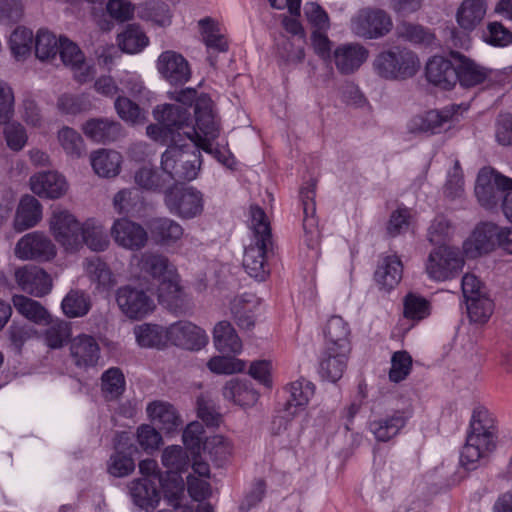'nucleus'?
Masks as SVG:
<instances>
[{
	"instance_id": "37",
	"label": "nucleus",
	"mask_w": 512,
	"mask_h": 512,
	"mask_svg": "<svg viewBox=\"0 0 512 512\" xmlns=\"http://www.w3.org/2000/svg\"><path fill=\"white\" fill-rule=\"evenodd\" d=\"M374 277L382 289H393L402 278L401 260L394 255L381 258Z\"/></svg>"
},
{
	"instance_id": "33",
	"label": "nucleus",
	"mask_w": 512,
	"mask_h": 512,
	"mask_svg": "<svg viewBox=\"0 0 512 512\" xmlns=\"http://www.w3.org/2000/svg\"><path fill=\"white\" fill-rule=\"evenodd\" d=\"M42 218V206L40 202L31 195L21 198L14 218V228L22 232L36 226Z\"/></svg>"
},
{
	"instance_id": "14",
	"label": "nucleus",
	"mask_w": 512,
	"mask_h": 512,
	"mask_svg": "<svg viewBox=\"0 0 512 512\" xmlns=\"http://www.w3.org/2000/svg\"><path fill=\"white\" fill-rule=\"evenodd\" d=\"M18 287L25 293L34 297L48 295L53 287L51 276L41 267L24 265L14 272Z\"/></svg>"
},
{
	"instance_id": "18",
	"label": "nucleus",
	"mask_w": 512,
	"mask_h": 512,
	"mask_svg": "<svg viewBox=\"0 0 512 512\" xmlns=\"http://www.w3.org/2000/svg\"><path fill=\"white\" fill-rule=\"evenodd\" d=\"M167 339L189 350H200L208 342L205 331L188 321L171 324L167 328Z\"/></svg>"
},
{
	"instance_id": "39",
	"label": "nucleus",
	"mask_w": 512,
	"mask_h": 512,
	"mask_svg": "<svg viewBox=\"0 0 512 512\" xmlns=\"http://www.w3.org/2000/svg\"><path fill=\"white\" fill-rule=\"evenodd\" d=\"M202 40L208 51L207 60L211 66L217 63V56L224 50L223 36L214 21L207 17L199 21Z\"/></svg>"
},
{
	"instance_id": "59",
	"label": "nucleus",
	"mask_w": 512,
	"mask_h": 512,
	"mask_svg": "<svg viewBox=\"0 0 512 512\" xmlns=\"http://www.w3.org/2000/svg\"><path fill=\"white\" fill-rule=\"evenodd\" d=\"M58 140L67 155L80 158L85 153V144L81 135L70 127H63L58 132Z\"/></svg>"
},
{
	"instance_id": "55",
	"label": "nucleus",
	"mask_w": 512,
	"mask_h": 512,
	"mask_svg": "<svg viewBox=\"0 0 512 512\" xmlns=\"http://www.w3.org/2000/svg\"><path fill=\"white\" fill-rule=\"evenodd\" d=\"M161 461L169 470V474H179L185 471L189 465V457L186 451L178 445L166 447L162 453Z\"/></svg>"
},
{
	"instance_id": "26",
	"label": "nucleus",
	"mask_w": 512,
	"mask_h": 512,
	"mask_svg": "<svg viewBox=\"0 0 512 512\" xmlns=\"http://www.w3.org/2000/svg\"><path fill=\"white\" fill-rule=\"evenodd\" d=\"M368 50L359 43L338 46L333 53L336 68L341 74L348 75L358 70L367 60Z\"/></svg>"
},
{
	"instance_id": "10",
	"label": "nucleus",
	"mask_w": 512,
	"mask_h": 512,
	"mask_svg": "<svg viewBox=\"0 0 512 512\" xmlns=\"http://www.w3.org/2000/svg\"><path fill=\"white\" fill-rule=\"evenodd\" d=\"M82 223L66 209L55 208L49 218V230L56 242L67 252L79 250Z\"/></svg>"
},
{
	"instance_id": "42",
	"label": "nucleus",
	"mask_w": 512,
	"mask_h": 512,
	"mask_svg": "<svg viewBox=\"0 0 512 512\" xmlns=\"http://www.w3.org/2000/svg\"><path fill=\"white\" fill-rule=\"evenodd\" d=\"M135 184L149 192L160 193L167 187L168 180L166 175L160 173L156 167L152 165H142L134 172Z\"/></svg>"
},
{
	"instance_id": "22",
	"label": "nucleus",
	"mask_w": 512,
	"mask_h": 512,
	"mask_svg": "<svg viewBox=\"0 0 512 512\" xmlns=\"http://www.w3.org/2000/svg\"><path fill=\"white\" fill-rule=\"evenodd\" d=\"M70 356L80 369L95 367L100 358V347L93 336L81 334L70 342Z\"/></svg>"
},
{
	"instance_id": "49",
	"label": "nucleus",
	"mask_w": 512,
	"mask_h": 512,
	"mask_svg": "<svg viewBox=\"0 0 512 512\" xmlns=\"http://www.w3.org/2000/svg\"><path fill=\"white\" fill-rule=\"evenodd\" d=\"M61 309L68 318L83 317L91 309L90 297L82 291L70 290L61 302Z\"/></svg>"
},
{
	"instance_id": "8",
	"label": "nucleus",
	"mask_w": 512,
	"mask_h": 512,
	"mask_svg": "<svg viewBox=\"0 0 512 512\" xmlns=\"http://www.w3.org/2000/svg\"><path fill=\"white\" fill-rule=\"evenodd\" d=\"M392 27L391 16L379 8H362L350 19L352 33L364 39L381 38L388 34Z\"/></svg>"
},
{
	"instance_id": "20",
	"label": "nucleus",
	"mask_w": 512,
	"mask_h": 512,
	"mask_svg": "<svg viewBox=\"0 0 512 512\" xmlns=\"http://www.w3.org/2000/svg\"><path fill=\"white\" fill-rule=\"evenodd\" d=\"M111 234L119 246L132 251L142 249L148 241L147 231L140 224L125 218L114 222Z\"/></svg>"
},
{
	"instance_id": "7",
	"label": "nucleus",
	"mask_w": 512,
	"mask_h": 512,
	"mask_svg": "<svg viewBox=\"0 0 512 512\" xmlns=\"http://www.w3.org/2000/svg\"><path fill=\"white\" fill-rule=\"evenodd\" d=\"M464 266L461 251L452 246L439 245L428 255L425 270L434 281H447L457 277Z\"/></svg>"
},
{
	"instance_id": "41",
	"label": "nucleus",
	"mask_w": 512,
	"mask_h": 512,
	"mask_svg": "<svg viewBox=\"0 0 512 512\" xmlns=\"http://www.w3.org/2000/svg\"><path fill=\"white\" fill-rule=\"evenodd\" d=\"M486 14L484 0H464L457 11V23L465 31L474 30Z\"/></svg>"
},
{
	"instance_id": "56",
	"label": "nucleus",
	"mask_w": 512,
	"mask_h": 512,
	"mask_svg": "<svg viewBox=\"0 0 512 512\" xmlns=\"http://www.w3.org/2000/svg\"><path fill=\"white\" fill-rule=\"evenodd\" d=\"M142 19L152 21L160 26H165L171 22V12L169 6L161 1H146L139 13Z\"/></svg>"
},
{
	"instance_id": "48",
	"label": "nucleus",
	"mask_w": 512,
	"mask_h": 512,
	"mask_svg": "<svg viewBox=\"0 0 512 512\" xmlns=\"http://www.w3.org/2000/svg\"><path fill=\"white\" fill-rule=\"evenodd\" d=\"M397 34L400 38L413 44L431 46L435 44V34L420 24L402 22L397 26Z\"/></svg>"
},
{
	"instance_id": "28",
	"label": "nucleus",
	"mask_w": 512,
	"mask_h": 512,
	"mask_svg": "<svg viewBox=\"0 0 512 512\" xmlns=\"http://www.w3.org/2000/svg\"><path fill=\"white\" fill-rule=\"evenodd\" d=\"M146 411L151 421L167 433L174 432L183 425L180 414L169 402L153 401L148 404Z\"/></svg>"
},
{
	"instance_id": "64",
	"label": "nucleus",
	"mask_w": 512,
	"mask_h": 512,
	"mask_svg": "<svg viewBox=\"0 0 512 512\" xmlns=\"http://www.w3.org/2000/svg\"><path fill=\"white\" fill-rule=\"evenodd\" d=\"M304 14L312 31H328L330 20L327 12L317 3L308 2L304 6Z\"/></svg>"
},
{
	"instance_id": "25",
	"label": "nucleus",
	"mask_w": 512,
	"mask_h": 512,
	"mask_svg": "<svg viewBox=\"0 0 512 512\" xmlns=\"http://www.w3.org/2000/svg\"><path fill=\"white\" fill-rule=\"evenodd\" d=\"M456 62L442 56L432 57L426 64L427 80L444 90L453 88L458 82Z\"/></svg>"
},
{
	"instance_id": "62",
	"label": "nucleus",
	"mask_w": 512,
	"mask_h": 512,
	"mask_svg": "<svg viewBox=\"0 0 512 512\" xmlns=\"http://www.w3.org/2000/svg\"><path fill=\"white\" fill-rule=\"evenodd\" d=\"M220 407L216 406L215 401L208 394H201L197 398V413L207 426H218L222 415L219 412Z\"/></svg>"
},
{
	"instance_id": "57",
	"label": "nucleus",
	"mask_w": 512,
	"mask_h": 512,
	"mask_svg": "<svg viewBox=\"0 0 512 512\" xmlns=\"http://www.w3.org/2000/svg\"><path fill=\"white\" fill-rule=\"evenodd\" d=\"M59 39L48 30L40 29L35 38V55L41 60L54 59L58 53Z\"/></svg>"
},
{
	"instance_id": "63",
	"label": "nucleus",
	"mask_w": 512,
	"mask_h": 512,
	"mask_svg": "<svg viewBox=\"0 0 512 512\" xmlns=\"http://www.w3.org/2000/svg\"><path fill=\"white\" fill-rule=\"evenodd\" d=\"M32 31L25 27H17L9 39L10 49L16 58L27 56L31 51Z\"/></svg>"
},
{
	"instance_id": "31",
	"label": "nucleus",
	"mask_w": 512,
	"mask_h": 512,
	"mask_svg": "<svg viewBox=\"0 0 512 512\" xmlns=\"http://www.w3.org/2000/svg\"><path fill=\"white\" fill-rule=\"evenodd\" d=\"M349 354L350 351L324 348L319 366L322 378L331 382L338 381L346 370Z\"/></svg>"
},
{
	"instance_id": "12",
	"label": "nucleus",
	"mask_w": 512,
	"mask_h": 512,
	"mask_svg": "<svg viewBox=\"0 0 512 512\" xmlns=\"http://www.w3.org/2000/svg\"><path fill=\"white\" fill-rule=\"evenodd\" d=\"M115 299L120 311L132 320H140L155 309L154 300L147 291L131 284L119 287Z\"/></svg>"
},
{
	"instance_id": "29",
	"label": "nucleus",
	"mask_w": 512,
	"mask_h": 512,
	"mask_svg": "<svg viewBox=\"0 0 512 512\" xmlns=\"http://www.w3.org/2000/svg\"><path fill=\"white\" fill-rule=\"evenodd\" d=\"M260 299L252 293H243L230 301V312L233 320L241 329H251L255 325V311Z\"/></svg>"
},
{
	"instance_id": "52",
	"label": "nucleus",
	"mask_w": 512,
	"mask_h": 512,
	"mask_svg": "<svg viewBox=\"0 0 512 512\" xmlns=\"http://www.w3.org/2000/svg\"><path fill=\"white\" fill-rule=\"evenodd\" d=\"M101 390L107 401L118 399L125 391V377L117 367L106 370L101 376Z\"/></svg>"
},
{
	"instance_id": "36",
	"label": "nucleus",
	"mask_w": 512,
	"mask_h": 512,
	"mask_svg": "<svg viewBox=\"0 0 512 512\" xmlns=\"http://www.w3.org/2000/svg\"><path fill=\"white\" fill-rule=\"evenodd\" d=\"M84 245L97 252L104 251L109 246V238L104 227L93 218H89L82 223L79 250Z\"/></svg>"
},
{
	"instance_id": "43",
	"label": "nucleus",
	"mask_w": 512,
	"mask_h": 512,
	"mask_svg": "<svg viewBox=\"0 0 512 512\" xmlns=\"http://www.w3.org/2000/svg\"><path fill=\"white\" fill-rule=\"evenodd\" d=\"M152 237L161 244L169 245L179 240L183 235V228L176 221L169 218L152 219L149 223Z\"/></svg>"
},
{
	"instance_id": "40",
	"label": "nucleus",
	"mask_w": 512,
	"mask_h": 512,
	"mask_svg": "<svg viewBox=\"0 0 512 512\" xmlns=\"http://www.w3.org/2000/svg\"><path fill=\"white\" fill-rule=\"evenodd\" d=\"M289 397L285 404L288 415L294 416L299 410L304 409L314 395V385L305 379L292 382L287 388Z\"/></svg>"
},
{
	"instance_id": "1",
	"label": "nucleus",
	"mask_w": 512,
	"mask_h": 512,
	"mask_svg": "<svg viewBox=\"0 0 512 512\" xmlns=\"http://www.w3.org/2000/svg\"><path fill=\"white\" fill-rule=\"evenodd\" d=\"M213 106V101L207 94L199 95L194 108L195 125L191 124L187 108L175 104H164L161 108L158 106L154 116L158 122L170 128L178 142L184 136L208 153L215 151L218 161L224 163L220 150L213 146V141L219 135Z\"/></svg>"
},
{
	"instance_id": "9",
	"label": "nucleus",
	"mask_w": 512,
	"mask_h": 512,
	"mask_svg": "<svg viewBox=\"0 0 512 512\" xmlns=\"http://www.w3.org/2000/svg\"><path fill=\"white\" fill-rule=\"evenodd\" d=\"M512 190V179L491 168H482L477 176L475 195L481 206L491 209L497 206L505 193Z\"/></svg>"
},
{
	"instance_id": "46",
	"label": "nucleus",
	"mask_w": 512,
	"mask_h": 512,
	"mask_svg": "<svg viewBox=\"0 0 512 512\" xmlns=\"http://www.w3.org/2000/svg\"><path fill=\"white\" fill-rule=\"evenodd\" d=\"M242 341L230 323L226 322V374L242 372L246 363L235 357L241 353Z\"/></svg>"
},
{
	"instance_id": "30",
	"label": "nucleus",
	"mask_w": 512,
	"mask_h": 512,
	"mask_svg": "<svg viewBox=\"0 0 512 512\" xmlns=\"http://www.w3.org/2000/svg\"><path fill=\"white\" fill-rule=\"evenodd\" d=\"M454 108L442 110H430L414 116L409 123L411 132L435 134L441 132L444 124L449 122L454 115Z\"/></svg>"
},
{
	"instance_id": "15",
	"label": "nucleus",
	"mask_w": 512,
	"mask_h": 512,
	"mask_svg": "<svg viewBox=\"0 0 512 512\" xmlns=\"http://www.w3.org/2000/svg\"><path fill=\"white\" fill-rule=\"evenodd\" d=\"M132 438L128 432H119L114 438L115 452L110 456L108 472L114 477H125L135 469L133 453L137 447L132 444Z\"/></svg>"
},
{
	"instance_id": "61",
	"label": "nucleus",
	"mask_w": 512,
	"mask_h": 512,
	"mask_svg": "<svg viewBox=\"0 0 512 512\" xmlns=\"http://www.w3.org/2000/svg\"><path fill=\"white\" fill-rule=\"evenodd\" d=\"M430 314V303L423 297L409 293L404 298V316L407 319L420 321Z\"/></svg>"
},
{
	"instance_id": "58",
	"label": "nucleus",
	"mask_w": 512,
	"mask_h": 512,
	"mask_svg": "<svg viewBox=\"0 0 512 512\" xmlns=\"http://www.w3.org/2000/svg\"><path fill=\"white\" fill-rule=\"evenodd\" d=\"M88 270L91 280L97 284L99 290L107 291L117 284V280L108 265L100 259L92 260L89 263Z\"/></svg>"
},
{
	"instance_id": "34",
	"label": "nucleus",
	"mask_w": 512,
	"mask_h": 512,
	"mask_svg": "<svg viewBox=\"0 0 512 512\" xmlns=\"http://www.w3.org/2000/svg\"><path fill=\"white\" fill-rule=\"evenodd\" d=\"M12 302L15 310L34 324L47 326L51 323V314L40 302L25 295H14Z\"/></svg>"
},
{
	"instance_id": "4",
	"label": "nucleus",
	"mask_w": 512,
	"mask_h": 512,
	"mask_svg": "<svg viewBox=\"0 0 512 512\" xmlns=\"http://www.w3.org/2000/svg\"><path fill=\"white\" fill-rule=\"evenodd\" d=\"M252 243L245 249L243 267L250 277L264 281L270 273L267 258L273 249L271 227L267 215L258 205H251Z\"/></svg>"
},
{
	"instance_id": "47",
	"label": "nucleus",
	"mask_w": 512,
	"mask_h": 512,
	"mask_svg": "<svg viewBox=\"0 0 512 512\" xmlns=\"http://www.w3.org/2000/svg\"><path fill=\"white\" fill-rule=\"evenodd\" d=\"M134 335L139 346L144 348H160L167 339V329L151 323L137 325Z\"/></svg>"
},
{
	"instance_id": "38",
	"label": "nucleus",
	"mask_w": 512,
	"mask_h": 512,
	"mask_svg": "<svg viewBox=\"0 0 512 512\" xmlns=\"http://www.w3.org/2000/svg\"><path fill=\"white\" fill-rule=\"evenodd\" d=\"M90 161L97 175L111 178L119 174L122 156L115 150L99 149L91 154Z\"/></svg>"
},
{
	"instance_id": "11",
	"label": "nucleus",
	"mask_w": 512,
	"mask_h": 512,
	"mask_svg": "<svg viewBox=\"0 0 512 512\" xmlns=\"http://www.w3.org/2000/svg\"><path fill=\"white\" fill-rule=\"evenodd\" d=\"M14 254L24 261L49 262L56 257L57 248L46 233L33 231L18 240Z\"/></svg>"
},
{
	"instance_id": "17",
	"label": "nucleus",
	"mask_w": 512,
	"mask_h": 512,
	"mask_svg": "<svg viewBox=\"0 0 512 512\" xmlns=\"http://www.w3.org/2000/svg\"><path fill=\"white\" fill-rule=\"evenodd\" d=\"M411 416V407L398 409L390 415L371 420L368 428L377 441L387 442L400 433Z\"/></svg>"
},
{
	"instance_id": "32",
	"label": "nucleus",
	"mask_w": 512,
	"mask_h": 512,
	"mask_svg": "<svg viewBox=\"0 0 512 512\" xmlns=\"http://www.w3.org/2000/svg\"><path fill=\"white\" fill-rule=\"evenodd\" d=\"M451 57L456 62L458 82L463 87H473L483 83L488 77V70L478 65L459 52H451Z\"/></svg>"
},
{
	"instance_id": "19",
	"label": "nucleus",
	"mask_w": 512,
	"mask_h": 512,
	"mask_svg": "<svg viewBox=\"0 0 512 512\" xmlns=\"http://www.w3.org/2000/svg\"><path fill=\"white\" fill-rule=\"evenodd\" d=\"M157 70L172 85H183L191 76L187 60L172 50L164 51L159 55Z\"/></svg>"
},
{
	"instance_id": "60",
	"label": "nucleus",
	"mask_w": 512,
	"mask_h": 512,
	"mask_svg": "<svg viewBox=\"0 0 512 512\" xmlns=\"http://www.w3.org/2000/svg\"><path fill=\"white\" fill-rule=\"evenodd\" d=\"M467 313L471 322L483 324L493 312V302L485 295L466 300Z\"/></svg>"
},
{
	"instance_id": "51",
	"label": "nucleus",
	"mask_w": 512,
	"mask_h": 512,
	"mask_svg": "<svg viewBox=\"0 0 512 512\" xmlns=\"http://www.w3.org/2000/svg\"><path fill=\"white\" fill-rule=\"evenodd\" d=\"M148 43V37L137 24L127 25L126 29L118 35V45L127 53L140 52Z\"/></svg>"
},
{
	"instance_id": "13",
	"label": "nucleus",
	"mask_w": 512,
	"mask_h": 512,
	"mask_svg": "<svg viewBox=\"0 0 512 512\" xmlns=\"http://www.w3.org/2000/svg\"><path fill=\"white\" fill-rule=\"evenodd\" d=\"M168 209L182 218H193L203 211V195L193 187H170L165 190Z\"/></svg>"
},
{
	"instance_id": "54",
	"label": "nucleus",
	"mask_w": 512,
	"mask_h": 512,
	"mask_svg": "<svg viewBox=\"0 0 512 512\" xmlns=\"http://www.w3.org/2000/svg\"><path fill=\"white\" fill-rule=\"evenodd\" d=\"M226 389H229L231 400L239 406H249L256 402L257 393L249 387L247 380L238 377L227 382Z\"/></svg>"
},
{
	"instance_id": "5",
	"label": "nucleus",
	"mask_w": 512,
	"mask_h": 512,
	"mask_svg": "<svg viewBox=\"0 0 512 512\" xmlns=\"http://www.w3.org/2000/svg\"><path fill=\"white\" fill-rule=\"evenodd\" d=\"M199 146L173 144L162 153L160 168L168 183H183L194 180L201 167Z\"/></svg>"
},
{
	"instance_id": "23",
	"label": "nucleus",
	"mask_w": 512,
	"mask_h": 512,
	"mask_svg": "<svg viewBox=\"0 0 512 512\" xmlns=\"http://www.w3.org/2000/svg\"><path fill=\"white\" fill-rule=\"evenodd\" d=\"M84 135L96 143L108 144L123 136L122 125L113 119L90 118L82 125Z\"/></svg>"
},
{
	"instance_id": "24",
	"label": "nucleus",
	"mask_w": 512,
	"mask_h": 512,
	"mask_svg": "<svg viewBox=\"0 0 512 512\" xmlns=\"http://www.w3.org/2000/svg\"><path fill=\"white\" fill-rule=\"evenodd\" d=\"M30 188L41 198L58 199L65 195L68 184L64 176L58 172L46 171L30 178Z\"/></svg>"
},
{
	"instance_id": "16",
	"label": "nucleus",
	"mask_w": 512,
	"mask_h": 512,
	"mask_svg": "<svg viewBox=\"0 0 512 512\" xmlns=\"http://www.w3.org/2000/svg\"><path fill=\"white\" fill-rule=\"evenodd\" d=\"M161 476H143L131 481L128 485L129 495L133 503L145 510L153 511L159 504Z\"/></svg>"
},
{
	"instance_id": "6",
	"label": "nucleus",
	"mask_w": 512,
	"mask_h": 512,
	"mask_svg": "<svg viewBox=\"0 0 512 512\" xmlns=\"http://www.w3.org/2000/svg\"><path fill=\"white\" fill-rule=\"evenodd\" d=\"M375 72L387 80H406L419 70L417 55L408 49L394 48L379 53L373 62Z\"/></svg>"
},
{
	"instance_id": "50",
	"label": "nucleus",
	"mask_w": 512,
	"mask_h": 512,
	"mask_svg": "<svg viewBox=\"0 0 512 512\" xmlns=\"http://www.w3.org/2000/svg\"><path fill=\"white\" fill-rule=\"evenodd\" d=\"M160 486L164 499L169 506L173 507L174 511L188 508L187 506L181 505V500L184 496V482L179 474H168L165 479L161 477Z\"/></svg>"
},
{
	"instance_id": "53",
	"label": "nucleus",
	"mask_w": 512,
	"mask_h": 512,
	"mask_svg": "<svg viewBox=\"0 0 512 512\" xmlns=\"http://www.w3.org/2000/svg\"><path fill=\"white\" fill-rule=\"evenodd\" d=\"M44 338L48 347L61 348L71 337V323L62 319L53 320L48 324Z\"/></svg>"
},
{
	"instance_id": "21",
	"label": "nucleus",
	"mask_w": 512,
	"mask_h": 512,
	"mask_svg": "<svg viewBox=\"0 0 512 512\" xmlns=\"http://www.w3.org/2000/svg\"><path fill=\"white\" fill-rule=\"evenodd\" d=\"M315 190L316 180L311 179L300 191L304 214L303 229L308 246L311 247L317 244L320 237L318 220L316 218Z\"/></svg>"
},
{
	"instance_id": "3",
	"label": "nucleus",
	"mask_w": 512,
	"mask_h": 512,
	"mask_svg": "<svg viewBox=\"0 0 512 512\" xmlns=\"http://www.w3.org/2000/svg\"><path fill=\"white\" fill-rule=\"evenodd\" d=\"M498 426L493 413L485 407H476L470 420L460 463L467 470L477 468V463L497 446Z\"/></svg>"
},
{
	"instance_id": "45",
	"label": "nucleus",
	"mask_w": 512,
	"mask_h": 512,
	"mask_svg": "<svg viewBox=\"0 0 512 512\" xmlns=\"http://www.w3.org/2000/svg\"><path fill=\"white\" fill-rule=\"evenodd\" d=\"M305 41L302 37H282L277 44V56L282 65L294 66L300 64L305 57Z\"/></svg>"
},
{
	"instance_id": "44",
	"label": "nucleus",
	"mask_w": 512,
	"mask_h": 512,
	"mask_svg": "<svg viewBox=\"0 0 512 512\" xmlns=\"http://www.w3.org/2000/svg\"><path fill=\"white\" fill-rule=\"evenodd\" d=\"M500 227L494 223L486 222L478 225L470 239L478 254L488 253L498 245Z\"/></svg>"
},
{
	"instance_id": "27",
	"label": "nucleus",
	"mask_w": 512,
	"mask_h": 512,
	"mask_svg": "<svg viewBox=\"0 0 512 512\" xmlns=\"http://www.w3.org/2000/svg\"><path fill=\"white\" fill-rule=\"evenodd\" d=\"M58 53L63 64L71 66L75 71V79L79 83L87 82L92 77V69L85 64L83 53L79 47L68 38H59Z\"/></svg>"
},
{
	"instance_id": "2",
	"label": "nucleus",
	"mask_w": 512,
	"mask_h": 512,
	"mask_svg": "<svg viewBox=\"0 0 512 512\" xmlns=\"http://www.w3.org/2000/svg\"><path fill=\"white\" fill-rule=\"evenodd\" d=\"M137 266L142 274L158 280V298L161 304L176 315L185 314L190 309L177 269L165 255L146 251L139 256Z\"/></svg>"
},
{
	"instance_id": "35",
	"label": "nucleus",
	"mask_w": 512,
	"mask_h": 512,
	"mask_svg": "<svg viewBox=\"0 0 512 512\" xmlns=\"http://www.w3.org/2000/svg\"><path fill=\"white\" fill-rule=\"evenodd\" d=\"M324 334L326 339L324 348L351 351L350 329L348 323L342 317L332 316L327 321Z\"/></svg>"
}]
</instances>
